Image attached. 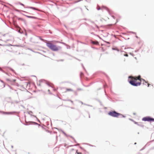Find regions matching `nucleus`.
I'll return each mask as SVG.
<instances>
[{
    "label": "nucleus",
    "mask_w": 154,
    "mask_h": 154,
    "mask_svg": "<svg viewBox=\"0 0 154 154\" xmlns=\"http://www.w3.org/2000/svg\"><path fill=\"white\" fill-rule=\"evenodd\" d=\"M47 46L51 50L54 51H58L59 47H57L56 45H53L50 42H48L46 43Z\"/></svg>",
    "instance_id": "nucleus-1"
},
{
    "label": "nucleus",
    "mask_w": 154,
    "mask_h": 154,
    "mask_svg": "<svg viewBox=\"0 0 154 154\" xmlns=\"http://www.w3.org/2000/svg\"><path fill=\"white\" fill-rule=\"evenodd\" d=\"M109 115L114 117H118L122 115L120 113L117 112L115 111H112L109 112L108 113Z\"/></svg>",
    "instance_id": "nucleus-2"
},
{
    "label": "nucleus",
    "mask_w": 154,
    "mask_h": 154,
    "mask_svg": "<svg viewBox=\"0 0 154 154\" xmlns=\"http://www.w3.org/2000/svg\"><path fill=\"white\" fill-rule=\"evenodd\" d=\"M142 80L144 81L143 79L141 78L140 75L135 77V86L140 85L141 84Z\"/></svg>",
    "instance_id": "nucleus-3"
},
{
    "label": "nucleus",
    "mask_w": 154,
    "mask_h": 154,
    "mask_svg": "<svg viewBox=\"0 0 154 154\" xmlns=\"http://www.w3.org/2000/svg\"><path fill=\"white\" fill-rule=\"evenodd\" d=\"M128 81L131 84L135 86V77L129 76L128 77Z\"/></svg>",
    "instance_id": "nucleus-4"
},
{
    "label": "nucleus",
    "mask_w": 154,
    "mask_h": 154,
    "mask_svg": "<svg viewBox=\"0 0 154 154\" xmlns=\"http://www.w3.org/2000/svg\"><path fill=\"white\" fill-rule=\"evenodd\" d=\"M143 121H154V119L150 118L149 117H144L143 119Z\"/></svg>",
    "instance_id": "nucleus-5"
},
{
    "label": "nucleus",
    "mask_w": 154,
    "mask_h": 154,
    "mask_svg": "<svg viewBox=\"0 0 154 154\" xmlns=\"http://www.w3.org/2000/svg\"><path fill=\"white\" fill-rule=\"evenodd\" d=\"M1 112L2 114L8 115H13L15 113V112H5L4 111H2Z\"/></svg>",
    "instance_id": "nucleus-6"
},
{
    "label": "nucleus",
    "mask_w": 154,
    "mask_h": 154,
    "mask_svg": "<svg viewBox=\"0 0 154 154\" xmlns=\"http://www.w3.org/2000/svg\"><path fill=\"white\" fill-rule=\"evenodd\" d=\"M6 80L7 81L11 83H13V84L15 85L14 83H15L16 81V80L15 79L11 80L9 79H7Z\"/></svg>",
    "instance_id": "nucleus-7"
},
{
    "label": "nucleus",
    "mask_w": 154,
    "mask_h": 154,
    "mask_svg": "<svg viewBox=\"0 0 154 154\" xmlns=\"http://www.w3.org/2000/svg\"><path fill=\"white\" fill-rule=\"evenodd\" d=\"M92 43L93 44L97 45L98 44V42H93Z\"/></svg>",
    "instance_id": "nucleus-8"
},
{
    "label": "nucleus",
    "mask_w": 154,
    "mask_h": 154,
    "mask_svg": "<svg viewBox=\"0 0 154 154\" xmlns=\"http://www.w3.org/2000/svg\"><path fill=\"white\" fill-rule=\"evenodd\" d=\"M66 91H72V89H70V88H67V89H66Z\"/></svg>",
    "instance_id": "nucleus-9"
},
{
    "label": "nucleus",
    "mask_w": 154,
    "mask_h": 154,
    "mask_svg": "<svg viewBox=\"0 0 154 154\" xmlns=\"http://www.w3.org/2000/svg\"><path fill=\"white\" fill-rule=\"evenodd\" d=\"M18 3H19L20 5H22V6H24V5H23V4H22V3H20V2H19Z\"/></svg>",
    "instance_id": "nucleus-10"
},
{
    "label": "nucleus",
    "mask_w": 154,
    "mask_h": 154,
    "mask_svg": "<svg viewBox=\"0 0 154 154\" xmlns=\"http://www.w3.org/2000/svg\"><path fill=\"white\" fill-rule=\"evenodd\" d=\"M76 152L77 154H82L81 152H78L77 150L76 151Z\"/></svg>",
    "instance_id": "nucleus-11"
},
{
    "label": "nucleus",
    "mask_w": 154,
    "mask_h": 154,
    "mask_svg": "<svg viewBox=\"0 0 154 154\" xmlns=\"http://www.w3.org/2000/svg\"><path fill=\"white\" fill-rule=\"evenodd\" d=\"M28 17H29V18H35V17H31V16H28Z\"/></svg>",
    "instance_id": "nucleus-12"
},
{
    "label": "nucleus",
    "mask_w": 154,
    "mask_h": 154,
    "mask_svg": "<svg viewBox=\"0 0 154 154\" xmlns=\"http://www.w3.org/2000/svg\"><path fill=\"white\" fill-rule=\"evenodd\" d=\"M30 8H32V9H34V10L36 9L35 8H34L33 7H30Z\"/></svg>",
    "instance_id": "nucleus-13"
},
{
    "label": "nucleus",
    "mask_w": 154,
    "mask_h": 154,
    "mask_svg": "<svg viewBox=\"0 0 154 154\" xmlns=\"http://www.w3.org/2000/svg\"><path fill=\"white\" fill-rule=\"evenodd\" d=\"M18 20H23L22 19V18H19L18 19Z\"/></svg>",
    "instance_id": "nucleus-14"
},
{
    "label": "nucleus",
    "mask_w": 154,
    "mask_h": 154,
    "mask_svg": "<svg viewBox=\"0 0 154 154\" xmlns=\"http://www.w3.org/2000/svg\"><path fill=\"white\" fill-rule=\"evenodd\" d=\"M124 55L127 57L128 56V55L127 54H125Z\"/></svg>",
    "instance_id": "nucleus-15"
},
{
    "label": "nucleus",
    "mask_w": 154,
    "mask_h": 154,
    "mask_svg": "<svg viewBox=\"0 0 154 154\" xmlns=\"http://www.w3.org/2000/svg\"><path fill=\"white\" fill-rule=\"evenodd\" d=\"M149 85H150L148 83V87H149Z\"/></svg>",
    "instance_id": "nucleus-16"
},
{
    "label": "nucleus",
    "mask_w": 154,
    "mask_h": 154,
    "mask_svg": "<svg viewBox=\"0 0 154 154\" xmlns=\"http://www.w3.org/2000/svg\"><path fill=\"white\" fill-rule=\"evenodd\" d=\"M48 91L49 92V91H50V90H49H49H48Z\"/></svg>",
    "instance_id": "nucleus-17"
}]
</instances>
